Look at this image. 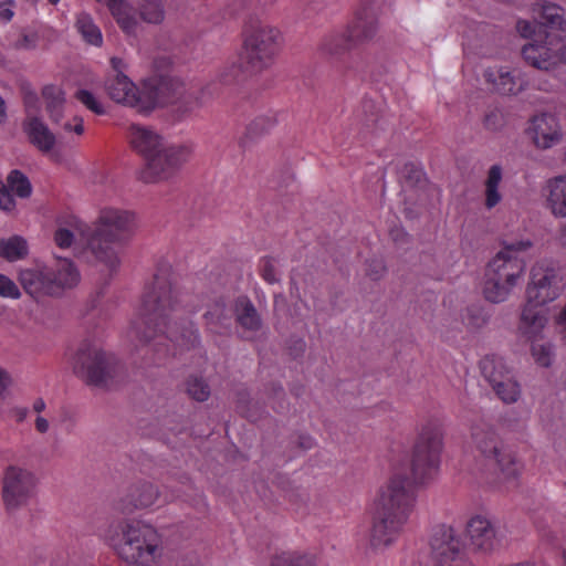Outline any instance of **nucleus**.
<instances>
[{"label":"nucleus","instance_id":"obj_1","mask_svg":"<svg viewBox=\"0 0 566 566\" xmlns=\"http://www.w3.org/2000/svg\"><path fill=\"white\" fill-rule=\"evenodd\" d=\"M179 291L171 276L160 271L153 276L145 287L139 307V317L134 325L136 337L143 343L159 339L177 342L178 335H198L192 325L185 326L181 332L176 323L172 324V314L180 307Z\"/></svg>","mask_w":566,"mask_h":566},{"label":"nucleus","instance_id":"obj_2","mask_svg":"<svg viewBox=\"0 0 566 566\" xmlns=\"http://www.w3.org/2000/svg\"><path fill=\"white\" fill-rule=\"evenodd\" d=\"M411 482L402 475L392 476L374 502L369 545L374 549L391 545L401 534L413 509Z\"/></svg>","mask_w":566,"mask_h":566},{"label":"nucleus","instance_id":"obj_3","mask_svg":"<svg viewBox=\"0 0 566 566\" xmlns=\"http://www.w3.org/2000/svg\"><path fill=\"white\" fill-rule=\"evenodd\" d=\"M530 240L503 241L502 249L488 263L484 273L483 295L486 301L504 302L525 271V260L520 254L532 248Z\"/></svg>","mask_w":566,"mask_h":566},{"label":"nucleus","instance_id":"obj_4","mask_svg":"<svg viewBox=\"0 0 566 566\" xmlns=\"http://www.w3.org/2000/svg\"><path fill=\"white\" fill-rule=\"evenodd\" d=\"M74 373L91 387L109 390L124 380L122 363L98 345L83 342L74 358Z\"/></svg>","mask_w":566,"mask_h":566},{"label":"nucleus","instance_id":"obj_5","mask_svg":"<svg viewBox=\"0 0 566 566\" xmlns=\"http://www.w3.org/2000/svg\"><path fill=\"white\" fill-rule=\"evenodd\" d=\"M118 528L120 539L116 544V552L123 560L137 566H157L161 562V537L153 526L126 521Z\"/></svg>","mask_w":566,"mask_h":566},{"label":"nucleus","instance_id":"obj_6","mask_svg":"<svg viewBox=\"0 0 566 566\" xmlns=\"http://www.w3.org/2000/svg\"><path fill=\"white\" fill-rule=\"evenodd\" d=\"M281 46L280 30L269 23L255 21L243 32L240 53L248 69L261 74L274 64Z\"/></svg>","mask_w":566,"mask_h":566},{"label":"nucleus","instance_id":"obj_7","mask_svg":"<svg viewBox=\"0 0 566 566\" xmlns=\"http://www.w3.org/2000/svg\"><path fill=\"white\" fill-rule=\"evenodd\" d=\"M443 449L442 433L424 427L417 437L410 458V473L415 484H424L436 478Z\"/></svg>","mask_w":566,"mask_h":566},{"label":"nucleus","instance_id":"obj_8","mask_svg":"<svg viewBox=\"0 0 566 566\" xmlns=\"http://www.w3.org/2000/svg\"><path fill=\"white\" fill-rule=\"evenodd\" d=\"M472 441L485 460L486 468L505 481L513 480L520 472L514 454L504 449L496 433L486 424L472 428Z\"/></svg>","mask_w":566,"mask_h":566},{"label":"nucleus","instance_id":"obj_9","mask_svg":"<svg viewBox=\"0 0 566 566\" xmlns=\"http://www.w3.org/2000/svg\"><path fill=\"white\" fill-rule=\"evenodd\" d=\"M35 489L36 478L30 470L13 464L3 470L1 497L7 512L13 513L28 505Z\"/></svg>","mask_w":566,"mask_h":566},{"label":"nucleus","instance_id":"obj_10","mask_svg":"<svg viewBox=\"0 0 566 566\" xmlns=\"http://www.w3.org/2000/svg\"><path fill=\"white\" fill-rule=\"evenodd\" d=\"M190 148L185 145H164L145 164L139 178L146 184H154L168 179L189 158Z\"/></svg>","mask_w":566,"mask_h":566},{"label":"nucleus","instance_id":"obj_11","mask_svg":"<svg viewBox=\"0 0 566 566\" xmlns=\"http://www.w3.org/2000/svg\"><path fill=\"white\" fill-rule=\"evenodd\" d=\"M430 547L434 566H471L464 559L460 536L451 525L441 524L433 528Z\"/></svg>","mask_w":566,"mask_h":566},{"label":"nucleus","instance_id":"obj_12","mask_svg":"<svg viewBox=\"0 0 566 566\" xmlns=\"http://www.w3.org/2000/svg\"><path fill=\"white\" fill-rule=\"evenodd\" d=\"M562 291V276L557 269L543 263L532 268L531 282L526 287V301L535 305H545L556 300Z\"/></svg>","mask_w":566,"mask_h":566},{"label":"nucleus","instance_id":"obj_13","mask_svg":"<svg viewBox=\"0 0 566 566\" xmlns=\"http://www.w3.org/2000/svg\"><path fill=\"white\" fill-rule=\"evenodd\" d=\"M378 13L373 1H363L353 20L343 28L356 46L370 42L378 32Z\"/></svg>","mask_w":566,"mask_h":566},{"label":"nucleus","instance_id":"obj_14","mask_svg":"<svg viewBox=\"0 0 566 566\" xmlns=\"http://www.w3.org/2000/svg\"><path fill=\"white\" fill-rule=\"evenodd\" d=\"M134 214L127 210L105 208L101 211L96 230L120 244L128 241L134 231Z\"/></svg>","mask_w":566,"mask_h":566},{"label":"nucleus","instance_id":"obj_15","mask_svg":"<svg viewBox=\"0 0 566 566\" xmlns=\"http://www.w3.org/2000/svg\"><path fill=\"white\" fill-rule=\"evenodd\" d=\"M113 239L103 234L94 229L88 235L86 247L84 249V256L88 262H94L104 265L108 271H115L120 263L116 245Z\"/></svg>","mask_w":566,"mask_h":566},{"label":"nucleus","instance_id":"obj_16","mask_svg":"<svg viewBox=\"0 0 566 566\" xmlns=\"http://www.w3.org/2000/svg\"><path fill=\"white\" fill-rule=\"evenodd\" d=\"M186 85L177 77L155 76L145 84V94L148 97L149 106L146 109H153L155 106L170 105L185 91Z\"/></svg>","mask_w":566,"mask_h":566},{"label":"nucleus","instance_id":"obj_17","mask_svg":"<svg viewBox=\"0 0 566 566\" xmlns=\"http://www.w3.org/2000/svg\"><path fill=\"white\" fill-rule=\"evenodd\" d=\"M469 546L475 553L490 554L499 546L492 522L482 515L473 516L467 524Z\"/></svg>","mask_w":566,"mask_h":566},{"label":"nucleus","instance_id":"obj_18","mask_svg":"<svg viewBox=\"0 0 566 566\" xmlns=\"http://www.w3.org/2000/svg\"><path fill=\"white\" fill-rule=\"evenodd\" d=\"M159 497V490L150 482H139L128 488L127 492L118 499L115 507L123 514H130L136 510L153 505Z\"/></svg>","mask_w":566,"mask_h":566},{"label":"nucleus","instance_id":"obj_19","mask_svg":"<svg viewBox=\"0 0 566 566\" xmlns=\"http://www.w3.org/2000/svg\"><path fill=\"white\" fill-rule=\"evenodd\" d=\"M528 134L537 148L547 149L560 140L562 134L554 115L543 113L531 120Z\"/></svg>","mask_w":566,"mask_h":566},{"label":"nucleus","instance_id":"obj_20","mask_svg":"<svg viewBox=\"0 0 566 566\" xmlns=\"http://www.w3.org/2000/svg\"><path fill=\"white\" fill-rule=\"evenodd\" d=\"M234 321L247 335H255L263 327V319L248 296H239L233 303Z\"/></svg>","mask_w":566,"mask_h":566},{"label":"nucleus","instance_id":"obj_21","mask_svg":"<svg viewBox=\"0 0 566 566\" xmlns=\"http://www.w3.org/2000/svg\"><path fill=\"white\" fill-rule=\"evenodd\" d=\"M19 282L23 290L34 298L54 296L48 268L21 270Z\"/></svg>","mask_w":566,"mask_h":566},{"label":"nucleus","instance_id":"obj_22","mask_svg":"<svg viewBox=\"0 0 566 566\" xmlns=\"http://www.w3.org/2000/svg\"><path fill=\"white\" fill-rule=\"evenodd\" d=\"M102 2L107 6L117 25L127 36H137L140 25L137 9L127 0H103Z\"/></svg>","mask_w":566,"mask_h":566},{"label":"nucleus","instance_id":"obj_23","mask_svg":"<svg viewBox=\"0 0 566 566\" xmlns=\"http://www.w3.org/2000/svg\"><path fill=\"white\" fill-rule=\"evenodd\" d=\"M54 296H61L66 290L75 287L80 282V272L69 259H59L56 266L49 269Z\"/></svg>","mask_w":566,"mask_h":566},{"label":"nucleus","instance_id":"obj_24","mask_svg":"<svg viewBox=\"0 0 566 566\" xmlns=\"http://www.w3.org/2000/svg\"><path fill=\"white\" fill-rule=\"evenodd\" d=\"M355 45L349 40L344 29L326 34L318 44V53L329 62H338L352 51Z\"/></svg>","mask_w":566,"mask_h":566},{"label":"nucleus","instance_id":"obj_25","mask_svg":"<svg viewBox=\"0 0 566 566\" xmlns=\"http://www.w3.org/2000/svg\"><path fill=\"white\" fill-rule=\"evenodd\" d=\"M129 142L132 147L143 155L146 163L150 155L155 154L165 143L158 134L138 125L130 126Z\"/></svg>","mask_w":566,"mask_h":566},{"label":"nucleus","instance_id":"obj_26","mask_svg":"<svg viewBox=\"0 0 566 566\" xmlns=\"http://www.w3.org/2000/svg\"><path fill=\"white\" fill-rule=\"evenodd\" d=\"M105 88L108 96L117 103L130 106H138L139 104L136 86L123 72H118V74L108 78L105 83Z\"/></svg>","mask_w":566,"mask_h":566},{"label":"nucleus","instance_id":"obj_27","mask_svg":"<svg viewBox=\"0 0 566 566\" xmlns=\"http://www.w3.org/2000/svg\"><path fill=\"white\" fill-rule=\"evenodd\" d=\"M206 328L216 335H227L231 331V315L223 300H216L205 312Z\"/></svg>","mask_w":566,"mask_h":566},{"label":"nucleus","instance_id":"obj_28","mask_svg":"<svg viewBox=\"0 0 566 566\" xmlns=\"http://www.w3.org/2000/svg\"><path fill=\"white\" fill-rule=\"evenodd\" d=\"M276 118L272 115H259L254 117L247 126L245 133L239 139V147L243 156L252 153L253 140L269 133L275 125Z\"/></svg>","mask_w":566,"mask_h":566},{"label":"nucleus","instance_id":"obj_29","mask_svg":"<svg viewBox=\"0 0 566 566\" xmlns=\"http://www.w3.org/2000/svg\"><path fill=\"white\" fill-rule=\"evenodd\" d=\"M543 306L526 301L523 307L518 328L528 338L536 337L547 323L546 311Z\"/></svg>","mask_w":566,"mask_h":566},{"label":"nucleus","instance_id":"obj_30","mask_svg":"<svg viewBox=\"0 0 566 566\" xmlns=\"http://www.w3.org/2000/svg\"><path fill=\"white\" fill-rule=\"evenodd\" d=\"M259 75L255 71L248 69L242 54L237 60L228 61L221 65L216 74V81L222 85L230 86L244 82L248 77Z\"/></svg>","mask_w":566,"mask_h":566},{"label":"nucleus","instance_id":"obj_31","mask_svg":"<svg viewBox=\"0 0 566 566\" xmlns=\"http://www.w3.org/2000/svg\"><path fill=\"white\" fill-rule=\"evenodd\" d=\"M533 13L541 24L551 29L563 30L566 23L564 9L556 3L539 0L533 4Z\"/></svg>","mask_w":566,"mask_h":566},{"label":"nucleus","instance_id":"obj_32","mask_svg":"<svg viewBox=\"0 0 566 566\" xmlns=\"http://www.w3.org/2000/svg\"><path fill=\"white\" fill-rule=\"evenodd\" d=\"M27 133L30 143L41 153H50L56 143L55 135L49 127L38 117H32L28 124Z\"/></svg>","mask_w":566,"mask_h":566},{"label":"nucleus","instance_id":"obj_33","mask_svg":"<svg viewBox=\"0 0 566 566\" xmlns=\"http://www.w3.org/2000/svg\"><path fill=\"white\" fill-rule=\"evenodd\" d=\"M483 76L492 90L501 95H515L522 90L511 72L504 69H489Z\"/></svg>","mask_w":566,"mask_h":566},{"label":"nucleus","instance_id":"obj_34","mask_svg":"<svg viewBox=\"0 0 566 566\" xmlns=\"http://www.w3.org/2000/svg\"><path fill=\"white\" fill-rule=\"evenodd\" d=\"M480 369L481 374L491 386H495L496 382H500L513 374L504 359L496 355L484 356L480 361Z\"/></svg>","mask_w":566,"mask_h":566},{"label":"nucleus","instance_id":"obj_35","mask_svg":"<svg viewBox=\"0 0 566 566\" xmlns=\"http://www.w3.org/2000/svg\"><path fill=\"white\" fill-rule=\"evenodd\" d=\"M171 116L175 120H184L189 117L195 109L201 106V101L197 91L187 90L180 94L171 104Z\"/></svg>","mask_w":566,"mask_h":566},{"label":"nucleus","instance_id":"obj_36","mask_svg":"<svg viewBox=\"0 0 566 566\" xmlns=\"http://www.w3.org/2000/svg\"><path fill=\"white\" fill-rule=\"evenodd\" d=\"M502 181V167L500 165H493L488 171V177L484 181V206L488 210L493 209L502 201V195L499 191L500 184Z\"/></svg>","mask_w":566,"mask_h":566},{"label":"nucleus","instance_id":"obj_37","mask_svg":"<svg viewBox=\"0 0 566 566\" xmlns=\"http://www.w3.org/2000/svg\"><path fill=\"white\" fill-rule=\"evenodd\" d=\"M548 203L555 216L566 217V178L557 177L549 181Z\"/></svg>","mask_w":566,"mask_h":566},{"label":"nucleus","instance_id":"obj_38","mask_svg":"<svg viewBox=\"0 0 566 566\" xmlns=\"http://www.w3.org/2000/svg\"><path fill=\"white\" fill-rule=\"evenodd\" d=\"M137 12L140 21L155 25L161 24L166 14L163 0H138Z\"/></svg>","mask_w":566,"mask_h":566},{"label":"nucleus","instance_id":"obj_39","mask_svg":"<svg viewBox=\"0 0 566 566\" xmlns=\"http://www.w3.org/2000/svg\"><path fill=\"white\" fill-rule=\"evenodd\" d=\"M63 91L54 85H46L42 91L45 108L52 120L59 122L62 117L64 96Z\"/></svg>","mask_w":566,"mask_h":566},{"label":"nucleus","instance_id":"obj_40","mask_svg":"<svg viewBox=\"0 0 566 566\" xmlns=\"http://www.w3.org/2000/svg\"><path fill=\"white\" fill-rule=\"evenodd\" d=\"M28 255V243L19 235H13L8 240H0V256L12 262L23 259Z\"/></svg>","mask_w":566,"mask_h":566},{"label":"nucleus","instance_id":"obj_41","mask_svg":"<svg viewBox=\"0 0 566 566\" xmlns=\"http://www.w3.org/2000/svg\"><path fill=\"white\" fill-rule=\"evenodd\" d=\"M76 29L82 34L86 43L95 46H101L103 36L99 28L93 22V19L87 13L78 14L76 19Z\"/></svg>","mask_w":566,"mask_h":566},{"label":"nucleus","instance_id":"obj_42","mask_svg":"<svg viewBox=\"0 0 566 566\" xmlns=\"http://www.w3.org/2000/svg\"><path fill=\"white\" fill-rule=\"evenodd\" d=\"M496 396L505 403H513L517 401L521 395L518 382L514 379L513 374L504 378L495 386H491Z\"/></svg>","mask_w":566,"mask_h":566},{"label":"nucleus","instance_id":"obj_43","mask_svg":"<svg viewBox=\"0 0 566 566\" xmlns=\"http://www.w3.org/2000/svg\"><path fill=\"white\" fill-rule=\"evenodd\" d=\"M6 187L20 198H29L32 192V186L29 178L18 169L10 171Z\"/></svg>","mask_w":566,"mask_h":566},{"label":"nucleus","instance_id":"obj_44","mask_svg":"<svg viewBox=\"0 0 566 566\" xmlns=\"http://www.w3.org/2000/svg\"><path fill=\"white\" fill-rule=\"evenodd\" d=\"M271 566H315V558L296 552L282 553L272 559Z\"/></svg>","mask_w":566,"mask_h":566},{"label":"nucleus","instance_id":"obj_45","mask_svg":"<svg viewBox=\"0 0 566 566\" xmlns=\"http://www.w3.org/2000/svg\"><path fill=\"white\" fill-rule=\"evenodd\" d=\"M186 392L193 400L203 402L210 397V387L203 378L190 376L186 380Z\"/></svg>","mask_w":566,"mask_h":566},{"label":"nucleus","instance_id":"obj_46","mask_svg":"<svg viewBox=\"0 0 566 566\" xmlns=\"http://www.w3.org/2000/svg\"><path fill=\"white\" fill-rule=\"evenodd\" d=\"M537 57H539L538 70L551 71L559 62L558 49L553 50L546 44H539V53L537 54Z\"/></svg>","mask_w":566,"mask_h":566},{"label":"nucleus","instance_id":"obj_47","mask_svg":"<svg viewBox=\"0 0 566 566\" xmlns=\"http://www.w3.org/2000/svg\"><path fill=\"white\" fill-rule=\"evenodd\" d=\"M532 356L539 366L549 367L552 364L553 347L549 343H533Z\"/></svg>","mask_w":566,"mask_h":566},{"label":"nucleus","instance_id":"obj_48","mask_svg":"<svg viewBox=\"0 0 566 566\" xmlns=\"http://www.w3.org/2000/svg\"><path fill=\"white\" fill-rule=\"evenodd\" d=\"M361 113L364 116L365 125L370 127L378 122L380 108L376 101L369 97H364L361 101Z\"/></svg>","mask_w":566,"mask_h":566},{"label":"nucleus","instance_id":"obj_49","mask_svg":"<svg viewBox=\"0 0 566 566\" xmlns=\"http://www.w3.org/2000/svg\"><path fill=\"white\" fill-rule=\"evenodd\" d=\"M76 98L84 104L88 109L97 115L104 114L102 104L95 98V96L87 90H78L75 94Z\"/></svg>","mask_w":566,"mask_h":566},{"label":"nucleus","instance_id":"obj_50","mask_svg":"<svg viewBox=\"0 0 566 566\" xmlns=\"http://www.w3.org/2000/svg\"><path fill=\"white\" fill-rule=\"evenodd\" d=\"M539 53V44L528 43L522 48V56L526 63L532 65L535 69H538L539 57L537 54Z\"/></svg>","mask_w":566,"mask_h":566},{"label":"nucleus","instance_id":"obj_51","mask_svg":"<svg viewBox=\"0 0 566 566\" xmlns=\"http://www.w3.org/2000/svg\"><path fill=\"white\" fill-rule=\"evenodd\" d=\"M0 295L3 297L18 298L20 291L13 281L4 275H0Z\"/></svg>","mask_w":566,"mask_h":566},{"label":"nucleus","instance_id":"obj_52","mask_svg":"<svg viewBox=\"0 0 566 566\" xmlns=\"http://www.w3.org/2000/svg\"><path fill=\"white\" fill-rule=\"evenodd\" d=\"M386 271L387 269L382 261L373 260L368 263L366 275L373 281H378L385 275Z\"/></svg>","mask_w":566,"mask_h":566},{"label":"nucleus","instance_id":"obj_53","mask_svg":"<svg viewBox=\"0 0 566 566\" xmlns=\"http://www.w3.org/2000/svg\"><path fill=\"white\" fill-rule=\"evenodd\" d=\"M483 124L489 130H497L503 125V116L499 111H491L485 114Z\"/></svg>","mask_w":566,"mask_h":566},{"label":"nucleus","instance_id":"obj_54","mask_svg":"<svg viewBox=\"0 0 566 566\" xmlns=\"http://www.w3.org/2000/svg\"><path fill=\"white\" fill-rule=\"evenodd\" d=\"M74 234L72 231L65 228H59L54 233V241L60 248H69L72 245Z\"/></svg>","mask_w":566,"mask_h":566},{"label":"nucleus","instance_id":"obj_55","mask_svg":"<svg viewBox=\"0 0 566 566\" xmlns=\"http://www.w3.org/2000/svg\"><path fill=\"white\" fill-rule=\"evenodd\" d=\"M261 276L269 284L279 283L280 280L275 275V266L273 264V260L271 258H265L264 263L261 270Z\"/></svg>","mask_w":566,"mask_h":566},{"label":"nucleus","instance_id":"obj_56","mask_svg":"<svg viewBox=\"0 0 566 566\" xmlns=\"http://www.w3.org/2000/svg\"><path fill=\"white\" fill-rule=\"evenodd\" d=\"M389 237L397 247H403L410 242L409 233L401 227L391 228Z\"/></svg>","mask_w":566,"mask_h":566},{"label":"nucleus","instance_id":"obj_57","mask_svg":"<svg viewBox=\"0 0 566 566\" xmlns=\"http://www.w3.org/2000/svg\"><path fill=\"white\" fill-rule=\"evenodd\" d=\"M13 207H14V199L12 197V193L6 186H3L0 189V208L9 211Z\"/></svg>","mask_w":566,"mask_h":566},{"label":"nucleus","instance_id":"obj_58","mask_svg":"<svg viewBox=\"0 0 566 566\" xmlns=\"http://www.w3.org/2000/svg\"><path fill=\"white\" fill-rule=\"evenodd\" d=\"M555 326L562 338L566 340V303L555 317Z\"/></svg>","mask_w":566,"mask_h":566},{"label":"nucleus","instance_id":"obj_59","mask_svg":"<svg viewBox=\"0 0 566 566\" xmlns=\"http://www.w3.org/2000/svg\"><path fill=\"white\" fill-rule=\"evenodd\" d=\"M11 385L12 378L10 374L4 368L0 367V397H4Z\"/></svg>","mask_w":566,"mask_h":566},{"label":"nucleus","instance_id":"obj_60","mask_svg":"<svg viewBox=\"0 0 566 566\" xmlns=\"http://www.w3.org/2000/svg\"><path fill=\"white\" fill-rule=\"evenodd\" d=\"M22 91H23V101H24V105L27 108H31V107H34L36 105V102H38V96L35 94V92H33L32 90H30L28 86H22Z\"/></svg>","mask_w":566,"mask_h":566},{"label":"nucleus","instance_id":"obj_61","mask_svg":"<svg viewBox=\"0 0 566 566\" xmlns=\"http://www.w3.org/2000/svg\"><path fill=\"white\" fill-rule=\"evenodd\" d=\"M516 28L520 34L524 38H530L534 32V27L528 21H518Z\"/></svg>","mask_w":566,"mask_h":566},{"label":"nucleus","instance_id":"obj_62","mask_svg":"<svg viewBox=\"0 0 566 566\" xmlns=\"http://www.w3.org/2000/svg\"><path fill=\"white\" fill-rule=\"evenodd\" d=\"M35 428L39 432L45 433L49 430V422L43 417H38L35 420Z\"/></svg>","mask_w":566,"mask_h":566},{"label":"nucleus","instance_id":"obj_63","mask_svg":"<svg viewBox=\"0 0 566 566\" xmlns=\"http://www.w3.org/2000/svg\"><path fill=\"white\" fill-rule=\"evenodd\" d=\"M297 446L303 450L311 449L313 447V440L311 437L301 436L298 437Z\"/></svg>","mask_w":566,"mask_h":566},{"label":"nucleus","instance_id":"obj_64","mask_svg":"<svg viewBox=\"0 0 566 566\" xmlns=\"http://www.w3.org/2000/svg\"><path fill=\"white\" fill-rule=\"evenodd\" d=\"M13 17V11L10 8H6L4 3L0 2V19L2 21H10Z\"/></svg>","mask_w":566,"mask_h":566}]
</instances>
